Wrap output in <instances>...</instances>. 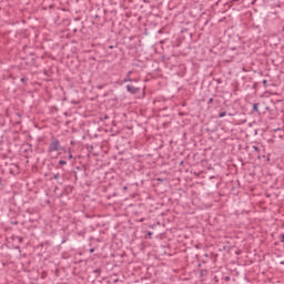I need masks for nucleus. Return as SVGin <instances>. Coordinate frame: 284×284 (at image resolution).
<instances>
[{"instance_id": "f257e3e1", "label": "nucleus", "mask_w": 284, "mask_h": 284, "mask_svg": "<svg viewBox=\"0 0 284 284\" xmlns=\"http://www.w3.org/2000/svg\"><path fill=\"white\" fill-rule=\"evenodd\" d=\"M50 150L52 152H57L59 150V142L58 141H53L50 145Z\"/></svg>"}, {"instance_id": "f03ea898", "label": "nucleus", "mask_w": 284, "mask_h": 284, "mask_svg": "<svg viewBox=\"0 0 284 284\" xmlns=\"http://www.w3.org/2000/svg\"><path fill=\"white\" fill-rule=\"evenodd\" d=\"M128 91L134 93L136 92V89L134 87L128 85Z\"/></svg>"}, {"instance_id": "7ed1b4c3", "label": "nucleus", "mask_w": 284, "mask_h": 284, "mask_svg": "<svg viewBox=\"0 0 284 284\" xmlns=\"http://www.w3.org/2000/svg\"><path fill=\"white\" fill-rule=\"evenodd\" d=\"M225 112H222V113H220V119H223V116H225Z\"/></svg>"}, {"instance_id": "20e7f679", "label": "nucleus", "mask_w": 284, "mask_h": 284, "mask_svg": "<svg viewBox=\"0 0 284 284\" xmlns=\"http://www.w3.org/2000/svg\"><path fill=\"white\" fill-rule=\"evenodd\" d=\"M60 165H65V161L61 160Z\"/></svg>"}, {"instance_id": "39448f33", "label": "nucleus", "mask_w": 284, "mask_h": 284, "mask_svg": "<svg viewBox=\"0 0 284 284\" xmlns=\"http://www.w3.org/2000/svg\"><path fill=\"white\" fill-rule=\"evenodd\" d=\"M263 85H267V80H264V81H263Z\"/></svg>"}, {"instance_id": "423d86ee", "label": "nucleus", "mask_w": 284, "mask_h": 284, "mask_svg": "<svg viewBox=\"0 0 284 284\" xmlns=\"http://www.w3.org/2000/svg\"><path fill=\"white\" fill-rule=\"evenodd\" d=\"M124 81L128 82V81H131V79H130V78H126Z\"/></svg>"}, {"instance_id": "0eeeda50", "label": "nucleus", "mask_w": 284, "mask_h": 284, "mask_svg": "<svg viewBox=\"0 0 284 284\" xmlns=\"http://www.w3.org/2000/svg\"><path fill=\"white\" fill-rule=\"evenodd\" d=\"M254 110H257L256 106H254Z\"/></svg>"}]
</instances>
